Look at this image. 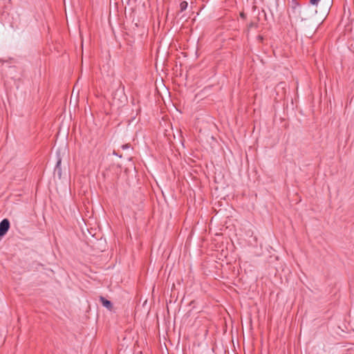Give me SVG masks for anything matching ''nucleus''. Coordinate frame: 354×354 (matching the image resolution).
<instances>
[{
  "instance_id": "1",
  "label": "nucleus",
  "mask_w": 354,
  "mask_h": 354,
  "mask_svg": "<svg viewBox=\"0 0 354 354\" xmlns=\"http://www.w3.org/2000/svg\"><path fill=\"white\" fill-rule=\"evenodd\" d=\"M309 10L308 7H301L299 5H296L292 7V14L290 15V19H295V21H303L308 19L306 12Z\"/></svg>"
},
{
  "instance_id": "4",
  "label": "nucleus",
  "mask_w": 354,
  "mask_h": 354,
  "mask_svg": "<svg viewBox=\"0 0 354 354\" xmlns=\"http://www.w3.org/2000/svg\"><path fill=\"white\" fill-rule=\"evenodd\" d=\"M100 301H101L103 306H104L105 308H106L109 310L111 309L113 305H112V303L109 300H107L106 299H105L103 297H100Z\"/></svg>"
},
{
  "instance_id": "6",
  "label": "nucleus",
  "mask_w": 354,
  "mask_h": 354,
  "mask_svg": "<svg viewBox=\"0 0 354 354\" xmlns=\"http://www.w3.org/2000/svg\"><path fill=\"white\" fill-rule=\"evenodd\" d=\"M320 0H310V2L313 5H317Z\"/></svg>"
},
{
  "instance_id": "5",
  "label": "nucleus",
  "mask_w": 354,
  "mask_h": 354,
  "mask_svg": "<svg viewBox=\"0 0 354 354\" xmlns=\"http://www.w3.org/2000/svg\"><path fill=\"white\" fill-rule=\"evenodd\" d=\"M188 3L187 1H183L180 3V9L181 12L185 10L187 8Z\"/></svg>"
},
{
  "instance_id": "2",
  "label": "nucleus",
  "mask_w": 354,
  "mask_h": 354,
  "mask_svg": "<svg viewBox=\"0 0 354 354\" xmlns=\"http://www.w3.org/2000/svg\"><path fill=\"white\" fill-rule=\"evenodd\" d=\"M10 228V221L7 218L3 219L0 222V236L5 235Z\"/></svg>"
},
{
  "instance_id": "3",
  "label": "nucleus",
  "mask_w": 354,
  "mask_h": 354,
  "mask_svg": "<svg viewBox=\"0 0 354 354\" xmlns=\"http://www.w3.org/2000/svg\"><path fill=\"white\" fill-rule=\"evenodd\" d=\"M61 162H62V159L60 157H58L57 163H56V165L55 167V173L57 172L59 177L62 175Z\"/></svg>"
}]
</instances>
